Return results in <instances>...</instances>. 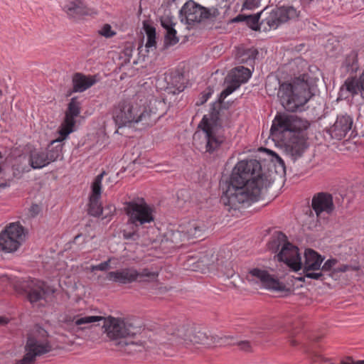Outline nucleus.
<instances>
[{
    "label": "nucleus",
    "instance_id": "55",
    "mask_svg": "<svg viewBox=\"0 0 364 364\" xmlns=\"http://www.w3.org/2000/svg\"><path fill=\"white\" fill-rule=\"evenodd\" d=\"M7 186H9V184H7L6 183H0V188H6Z\"/></svg>",
    "mask_w": 364,
    "mask_h": 364
},
{
    "label": "nucleus",
    "instance_id": "23",
    "mask_svg": "<svg viewBox=\"0 0 364 364\" xmlns=\"http://www.w3.org/2000/svg\"><path fill=\"white\" fill-rule=\"evenodd\" d=\"M352 125L353 119L349 115H340L337 117L335 123L327 132L332 139L341 140L351 129Z\"/></svg>",
    "mask_w": 364,
    "mask_h": 364
},
{
    "label": "nucleus",
    "instance_id": "41",
    "mask_svg": "<svg viewBox=\"0 0 364 364\" xmlns=\"http://www.w3.org/2000/svg\"><path fill=\"white\" fill-rule=\"evenodd\" d=\"M338 263V260L335 258H331L327 259L322 266H321V270L324 274L325 272L333 271L334 266Z\"/></svg>",
    "mask_w": 364,
    "mask_h": 364
},
{
    "label": "nucleus",
    "instance_id": "53",
    "mask_svg": "<svg viewBox=\"0 0 364 364\" xmlns=\"http://www.w3.org/2000/svg\"><path fill=\"white\" fill-rule=\"evenodd\" d=\"M8 321V318L0 316V324H6Z\"/></svg>",
    "mask_w": 364,
    "mask_h": 364
},
{
    "label": "nucleus",
    "instance_id": "33",
    "mask_svg": "<svg viewBox=\"0 0 364 364\" xmlns=\"http://www.w3.org/2000/svg\"><path fill=\"white\" fill-rule=\"evenodd\" d=\"M177 32L175 28L166 31L164 45L165 46H171L176 45L178 41L179 38L176 36Z\"/></svg>",
    "mask_w": 364,
    "mask_h": 364
},
{
    "label": "nucleus",
    "instance_id": "5",
    "mask_svg": "<svg viewBox=\"0 0 364 364\" xmlns=\"http://www.w3.org/2000/svg\"><path fill=\"white\" fill-rule=\"evenodd\" d=\"M124 210L127 216V227L123 236L126 240H136L139 237V231L154 221V208L144 198H137L124 203Z\"/></svg>",
    "mask_w": 364,
    "mask_h": 364
},
{
    "label": "nucleus",
    "instance_id": "45",
    "mask_svg": "<svg viewBox=\"0 0 364 364\" xmlns=\"http://www.w3.org/2000/svg\"><path fill=\"white\" fill-rule=\"evenodd\" d=\"M312 361L314 364H333L328 358H325L320 354H315L312 357Z\"/></svg>",
    "mask_w": 364,
    "mask_h": 364
},
{
    "label": "nucleus",
    "instance_id": "18",
    "mask_svg": "<svg viewBox=\"0 0 364 364\" xmlns=\"http://www.w3.org/2000/svg\"><path fill=\"white\" fill-rule=\"evenodd\" d=\"M276 257L278 261L284 262L294 272L300 270L302 267L301 257L299 252V248L288 241L284 244Z\"/></svg>",
    "mask_w": 364,
    "mask_h": 364
},
{
    "label": "nucleus",
    "instance_id": "51",
    "mask_svg": "<svg viewBox=\"0 0 364 364\" xmlns=\"http://www.w3.org/2000/svg\"><path fill=\"white\" fill-rule=\"evenodd\" d=\"M360 82V86L361 87V90L364 92V71L363 73L360 75L359 78H358Z\"/></svg>",
    "mask_w": 364,
    "mask_h": 364
},
{
    "label": "nucleus",
    "instance_id": "8",
    "mask_svg": "<svg viewBox=\"0 0 364 364\" xmlns=\"http://www.w3.org/2000/svg\"><path fill=\"white\" fill-rule=\"evenodd\" d=\"M181 14L184 16L186 23L189 26L203 23L209 28H218L222 21L218 9L213 6L206 8L192 0L184 4L181 9Z\"/></svg>",
    "mask_w": 364,
    "mask_h": 364
},
{
    "label": "nucleus",
    "instance_id": "26",
    "mask_svg": "<svg viewBox=\"0 0 364 364\" xmlns=\"http://www.w3.org/2000/svg\"><path fill=\"white\" fill-rule=\"evenodd\" d=\"M363 92L360 86L359 80L355 77H348L339 90V98L347 99L350 96L355 97L359 93Z\"/></svg>",
    "mask_w": 364,
    "mask_h": 364
},
{
    "label": "nucleus",
    "instance_id": "28",
    "mask_svg": "<svg viewBox=\"0 0 364 364\" xmlns=\"http://www.w3.org/2000/svg\"><path fill=\"white\" fill-rule=\"evenodd\" d=\"M266 9L262 10V11L253 14V15H242L239 14L235 18L232 19V22H241L245 21L246 24L252 30L258 31L260 30L262 27L264 28V26L261 25V22L259 23L260 16L263 15L264 11Z\"/></svg>",
    "mask_w": 364,
    "mask_h": 364
},
{
    "label": "nucleus",
    "instance_id": "1",
    "mask_svg": "<svg viewBox=\"0 0 364 364\" xmlns=\"http://www.w3.org/2000/svg\"><path fill=\"white\" fill-rule=\"evenodd\" d=\"M271 184L268 176L262 173L259 161H240L232 171L221 201L229 211L239 210L259 200Z\"/></svg>",
    "mask_w": 364,
    "mask_h": 364
},
{
    "label": "nucleus",
    "instance_id": "4",
    "mask_svg": "<svg viewBox=\"0 0 364 364\" xmlns=\"http://www.w3.org/2000/svg\"><path fill=\"white\" fill-rule=\"evenodd\" d=\"M306 73L295 77L291 82L280 84L277 96L284 109L296 112L306 105L313 96Z\"/></svg>",
    "mask_w": 364,
    "mask_h": 364
},
{
    "label": "nucleus",
    "instance_id": "50",
    "mask_svg": "<svg viewBox=\"0 0 364 364\" xmlns=\"http://www.w3.org/2000/svg\"><path fill=\"white\" fill-rule=\"evenodd\" d=\"M39 210V206L36 204H34L31 207L30 211L32 213L33 215H36L38 213Z\"/></svg>",
    "mask_w": 364,
    "mask_h": 364
},
{
    "label": "nucleus",
    "instance_id": "44",
    "mask_svg": "<svg viewBox=\"0 0 364 364\" xmlns=\"http://www.w3.org/2000/svg\"><path fill=\"white\" fill-rule=\"evenodd\" d=\"M262 0H245L242 9L253 10L259 6Z\"/></svg>",
    "mask_w": 364,
    "mask_h": 364
},
{
    "label": "nucleus",
    "instance_id": "12",
    "mask_svg": "<svg viewBox=\"0 0 364 364\" xmlns=\"http://www.w3.org/2000/svg\"><path fill=\"white\" fill-rule=\"evenodd\" d=\"M25 239L23 227L18 223H11L0 232V247L6 252L16 251Z\"/></svg>",
    "mask_w": 364,
    "mask_h": 364
},
{
    "label": "nucleus",
    "instance_id": "32",
    "mask_svg": "<svg viewBox=\"0 0 364 364\" xmlns=\"http://www.w3.org/2000/svg\"><path fill=\"white\" fill-rule=\"evenodd\" d=\"M226 80L228 85L225 90H223L220 95V102H222L228 95H231L234 91H235L240 87V85L237 84L235 82L232 81L230 79H228L226 77Z\"/></svg>",
    "mask_w": 364,
    "mask_h": 364
},
{
    "label": "nucleus",
    "instance_id": "39",
    "mask_svg": "<svg viewBox=\"0 0 364 364\" xmlns=\"http://www.w3.org/2000/svg\"><path fill=\"white\" fill-rule=\"evenodd\" d=\"M230 337H232V336H230ZM233 339H228V341H231L232 342L230 345H232V344H237L240 349L242 350H244V351H250L252 350V346H251V343L250 341H237V339L236 338H235L234 336H232Z\"/></svg>",
    "mask_w": 364,
    "mask_h": 364
},
{
    "label": "nucleus",
    "instance_id": "19",
    "mask_svg": "<svg viewBox=\"0 0 364 364\" xmlns=\"http://www.w3.org/2000/svg\"><path fill=\"white\" fill-rule=\"evenodd\" d=\"M205 230L204 224L198 220H191L184 223L172 233V241L177 242L178 238L181 240H190L191 238L200 237Z\"/></svg>",
    "mask_w": 364,
    "mask_h": 364
},
{
    "label": "nucleus",
    "instance_id": "17",
    "mask_svg": "<svg viewBox=\"0 0 364 364\" xmlns=\"http://www.w3.org/2000/svg\"><path fill=\"white\" fill-rule=\"evenodd\" d=\"M285 146L286 154L292 161H296L301 158L308 148L306 137L304 132H301L299 134H295L283 141Z\"/></svg>",
    "mask_w": 364,
    "mask_h": 364
},
{
    "label": "nucleus",
    "instance_id": "30",
    "mask_svg": "<svg viewBox=\"0 0 364 364\" xmlns=\"http://www.w3.org/2000/svg\"><path fill=\"white\" fill-rule=\"evenodd\" d=\"M287 242V236L281 232H277L272 236L267 244V247L269 250L274 253L277 252L280 247L282 248L284 244Z\"/></svg>",
    "mask_w": 364,
    "mask_h": 364
},
{
    "label": "nucleus",
    "instance_id": "21",
    "mask_svg": "<svg viewBox=\"0 0 364 364\" xmlns=\"http://www.w3.org/2000/svg\"><path fill=\"white\" fill-rule=\"evenodd\" d=\"M105 171L97 175L92 184V193L90 196L88 213L90 215L99 217L102 213V208L100 202L102 193V181Z\"/></svg>",
    "mask_w": 364,
    "mask_h": 364
},
{
    "label": "nucleus",
    "instance_id": "31",
    "mask_svg": "<svg viewBox=\"0 0 364 364\" xmlns=\"http://www.w3.org/2000/svg\"><path fill=\"white\" fill-rule=\"evenodd\" d=\"M258 55V51L255 48L245 49L242 51L239 50L237 53V59L242 63H252Z\"/></svg>",
    "mask_w": 364,
    "mask_h": 364
},
{
    "label": "nucleus",
    "instance_id": "48",
    "mask_svg": "<svg viewBox=\"0 0 364 364\" xmlns=\"http://www.w3.org/2000/svg\"><path fill=\"white\" fill-rule=\"evenodd\" d=\"M353 269L350 265L348 264H342L340 267H335L333 269V272L338 273V272H346L348 271L349 269Z\"/></svg>",
    "mask_w": 364,
    "mask_h": 364
},
{
    "label": "nucleus",
    "instance_id": "40",
    "mask_svg": "<svg viewBox=\"0 0 364 364\" xmlns=\"http://www.w3.org/2000/svg\"><path fill=\"white\" fill-rule=\"evenodd\" d=\"M112 258H109L107 261H105L103 262H101L96 265H92L90 267L91 272L94 271H107L110 268V262L112 261Z\"/></svg>",
    "mask_w": 364,
    "mask_h": 364
},
{
    "label": "nucleus",
    "instance_id": "2",
    "mask_svg": "<svg viewBox=\"0 0 364 364\" xmlns=\"http://www.w3.org/2000/svg\"><path fill=\"white\" fill-rule=\"evenodd\" d=\"M166 107L164 100L154 97L142 109L137 103L122 100L114 108L112 118L119 127L139 122L144 127H151L164 115Z\"/></svg>",
    "mask_w": 364,
    "mask_h": 364
},
{
    "label": "nucleus",
    "instance_id": "34",
    "mask_svg": "<svg viewBox=\"0 0 364 364\" xmlns=\"http://www.w3.org/2000/svg\"><path fill=\"white\" fill-rule=\"evenodd\" d=\"M73 132V129L68 127V126H65L63 124L61 127L59 134L60 135V137H59L57 139L53 140L50 142V145L53 146H55V145H60L63 148V144L62 141L66 139V137L68 136L69 134Z\"/></svg>",
    "mask_w": 364,
    "mask_h": 364
},
{
    "label": "nucleus",
    "instance_id": "43",
    "mask_svg": "<svg viewBox=\"0 0 364 364\" xmlns=\"http://www.w3.org/2000/svg\"><path fill=\"white\" fill-rule=\"evenodd\" d=\"M99 33L106 38H111L114 36L116 33L112 29V27L109 24H105L102 28L99 31Z\"/></svg>",
    "mask_w": 364,
    "mask_h": 364
},
{
    "label": "nucleus",
    "instance_id": "27",
    "mask_svg": "<svg viewBox=\"0 0 364 364\" xmlns=\"http://www.w3.org/2000/svg\"><path fill=\"white\" fill-rule=\"evenodd\" d=\"M304 262L303 265V272L309 270H320L321 264L324 258L317 252L312 249H307L304 253Z\"/></svg>",
    "mask_w": 364,
    "mask_h": 364
},
{
    "label": "nucleus",
    "instance_id": "16",
    "mask_svg": "<svg viewBox=\"0 0 364 364\" xmlns=\"http://www.w3.org/2000/svg\"><path fill=\"white\" fill-rule=\"evenodd\" d=\"M20 285L21 288L27 294V298L31 304L46 300L48 291L45 282L29 278L22 281Z\"/></svg>",
    "mask_w": 364,
    "mask_h": 364
},
{
    "label": "nucleus",
    "instance_id": "56",
    "mask_svg": "<svg viewBox=\"0 0 364 364\" xmlns=\"http://www.w3.org/2000/svg\"><path fill=\"white\" fill-rule=\"evenodd\" d=\"M80 237H81V235H80V234H79V235H76V236L75 237V238H74V241H75H75H77V240Z\"/></svg>",
    "mask_w": 364,
    "mask_h": 364
},
{
    "label": "nucleus",
    "instance_id": "25",
    "mask_svg": "<svg viewBox=\"0 0 364 364\" xmlns=\"http://www.w3.org/2000/svg\"><path fill=\"white\" fill-rule=\"evenodd\" d=\"M96 75H85L81 73H76L73 77V92H82L97 82Z\"/></svg>",
    "mask_w": 364,
    "mask_h": 364
},
{
    "label": "nucleus",
    "instance_id": "15",
    "mask_svg": "<svg viewBox=\"0 0 364 364\" xmlns=\"http://www.w3.org/2000/svg\"><path fill=\"white\" fill-rule=\"evenodd\" d=\"M60 5L67 17L74 21L97 14L94 9L87 5L85 0H60Z\"/></svg>",
    "mask_w": 364,
    "mask_h": 364
},
{
    "label": "nucleus",
    "instance_id": "22",
    "mask_svg": "<svg viewBox=\"0 0 364 364\" xmlns=\"http://www.w3.org/2000/svg\"><path fill=\"white\" fill-rule=\"evenodd\" d=\"M213 262L212 251H205L200 255L196 254L188 255L187 259V265L191 270L202 273L208 271Z\"/></svg>",
    "mask_w": 364,
    "mask_h": 364
},
{
    "label": "nucleus",
    "instance_id": "37",
    "mask_svg": "<svg viewBox=\"0 0 364 364\" xmlns=\"http://www.w3.org/2000/svg\"><path fill=\"white\" fill-rule=\"evenodd\" d=\"M80 113V103L77 101L75 97L70 100L68 104V110L66 114L77 117Z\"/></svg>",
    "mask_w": 364,
    "mask_h": 364
},
{
    "label": "nucleus",
    "instance_id": "47",
    "mask_svg": "<svg viewBox=\"0 0 364 364\" xmlns=\"http://www.w3.org/2000/svg\"><path fill=\"white\" fill-rule=\"evenodd\" d=\"M210 95H211L210 92L201 93V95L199 99L200 101L197 102L196 105H200L204 104L205 102H206L208 101V100L210 98Z\"/></svg>",
    "mask_w": 364,
    "mask_h": 364
},
{
    "label": "nucleus",
    "instance_id": "46",
    "mask_svg": "<svg viewBox=\"0 0 364 364\" xmlns=\"http://www.w3.org/2000/svg\"><path fill=\"white\" fill-rule=\"evenodd\" d=\"M75 116H73L65 113V117L63 124L68 126L70 128L73 129L75 124Z\"/></svg>",
    "mask_w": 364,
    "mask_h": 364
},
{
    "label": "nucleus",
    "instance_id": "14",
    "mask_svg": "<svg viewBox=\"0 0 364 364\" xmlns=\"http://www.w3.org/2000/svg\"><path fill=\"white\" fill-rule=\"evenodd\" d=\"M61 154L62 147L60 145L53 146L50 144L46 150L31 151L29 154L28 163L32 168L40 169L55 161Z\"/></svg>",
    "mask_w": 364,
    "mask_h": 364
},
{
    "label": "nucleus",
    "instance_id": "54",
    "mask_svg": "<svg viewBox=\"0 0 364 364\" xmlns=\"http://www.w3.org/2000/svg\"><path fill=\"white\" fill-rule=\"evenodd\" d=\"M251 333H252V334H255L256 336H260V335H261V333H262V332H261V331H257V330H256V329H252V330H251Z\"/></svg>",
    "mask_w": 364,
    "mask_h": 364
},
{
    "label": "nucleus",
    "instance_id": "13",
    "mask_svg": "<svg viewBox=\"0 0 364 364\" xmlns=\"http://www.w3.org/2000/svg\"><path fill=\"white\" fill-rule=\"evenodd\" d=\"M53 348L48 339L39 340L35 337H28L25 346L26 353L17 360L16 364H34L36 358L50 353Z\"/></svg>",
    "mask_w": 364,
    "mask_h": 364
},
{
    "label": "nucleus",
    "instance_id": "35",
    "mask_svg": "<svg viewBox=\"0 0 364 364\" xmlns=\"http://www.w3.org/2000/svg\"><path fill=\"white\" fill-rule=\"evenodd\" d=\"M145 30L147 36V41L146 43V48H151L156 47V31L155 28L152 26H146Z\"/></svg>",
    "mask_w": 364,
    "mask_h": 364
},
{
    "label": "nucleus",
    "instance_id": "9",
    "mask_svg": "<svg viewBox=\"0 0 364 364\" xmlns=\"http://www.w3.org/2000/svg\"><path fill=\"white\" fill-rule=\"evenodd\" d=\"M219 112L215 109L210 116L204 115L199 124V127L205 134V152L213 154L216 153L225 141L223 127L218 124Z\"/></svg>",
    "mask_w": 364,
    "mask_h": 364
},
{
    "label": "nucleus",
    "instance_id": "38",
    "mask_svg": "<svg viewBox=\"0 0 364 364\" xmlns=\"http://www.w3.org/2000/svg\"><path fill=\"white\" fill-rule=\"evenodd\" d=\"M303 273H304V277L309 278V279H315V280H321V281H323L325 279L324 274L323 273V272L321 269L320 270H309L308 272H303Z\"/></svg>",
    "mask_w": 364,
    "mask_h": 364
},
{
    "label": "nucleus",
    "instance_id": "7",
    "mask_svg": "<svg viewBox=\"0 0 364 364\" xmlns=\"http://www.w3.org/2000/svg\"><path fill=\"white\" fill-rule=\"evenodd\" d=\"M166 333L173 336H175L180 343L188 345L193 344H202L207 346L212 345H226L231 344L232 342L228 341V339H233L232 337L228 336H208L205 332L198 331H196L193 328L186 326L179 327H174L173 326H168Z\"/></svg>",
    "mask_w": 364,
    "mask_h": 364
},
{
    "label": "nucleus",
    "instance_id": "20",
    "mask_svg": "<svg viewBox=\"0 0 364 364\" xmlns=\"http://www.w3.org/2000/svg\"><path fill=\"white\" fill-rule=\"evenodd\" d=\"M311 208L317 218H321L323 214H332L335 209L333 196L327 192L314 194L311 199Z\"/></svg>",
    "mask_w": 364,
    "mask_h": 364
},
{
    "label": "nucleus",
    "instance_id": "11",
    "mask_svg": "<svg viewBox=\"0 0 364 364\" xmlns=\"http://www.w3.org/2000/svg\"><path fill=\"white\" fill-rule=\"evenodd\" d=\"M299 15L300 11L292 6L276 7L264 11L261 25L264 26V31L275 30L287 21L298 20Z\"/></svg>",
    "mask_w": 364,
    "mask_h": 364
},
{
    "label": "nucleus",
    "instance_id": "24",
    "mask_svg": "<svg viewBox=\"0 0 364 364\" xmlns=\"http://www.w3.org/2000/svg\"><path fill=\"white\" fill-rule=\"evenodd\" d=\"M250 274L251 276L258 279L265 289L282 291L284 288L282 283L271 276L266 270L254 268L250 271Z\"/></svg>",
    "mask_w": 364,
    "mask_h": 364
},
{
    "label": "nucleus",
    "instance_id": "42",
    "mask_svg": "<svg viewBox=\"0 0 364 364\" xmlns=\"http://www.w3.org/2000/svg\"><path fill=\"white\" fill-rule=\"evenodd\" d=\"M356 62L354 53L349 54L345 61L344 65L346 67L348 71H353L355 70V63Z\"/></svg>",
    "mask_w": 364,
    "mask_h": 364
},
{
    "label": "nucleus",
    "instance_id": "52",
    "mask_svg": "<svg viewBox=\"0 0 364 364\" xmlns=\"http://www.w3.org/2000/svg\"><path fill=\"white\" fill-rule=\"evenodd\" d=\"M275 157L277 159V161L279 163V164L283 168H285V164L284 160L277 154H275Z\"/></svg>",
    "mask_w": 364,
    "mask_h": 364
},
{
    "label": "nucleus",
    "instance_id": "10",
    "mask_svg": "<svg viewBox=\"0 0 364 364\" xmlns=\"http://www.w3.org/2000/svg\"><path fill=\"white\" fill-rule=\"evenodd\" d=\"M158 277V272L151 271L148 268H144L141 271H138L134 267H126L109 272L106 278L110 282L125 285L136 282H151L156 279Z\"/></svg>",
    "mask_w": 364,
    "mask_h": 364
},
{
    "label": "nucleus",
    "instance_id": "6",
    "mask_svg": "<svg viewBox=\"0 0 364 364\" xmlns=\"http://www.w3.org/2000/svg\"><path fill=\"white\" fill-rule=\"evenodd\" d=\"M309 126L306 119L286 113H277L272 121L270 135L274 141L282 142L301 132H305Z\"/></svg>",
    "mask_w": 364,
    "mask_h": 364
},
{
    "label": "nucleus",
    "instance_id": "36",
    "mask_svg": "<svg viewBox=\"0 0 364 364\" xmlns=\"http://www.w3.org/2000/svg\"><path fill=\"white\" fill-rule=\"evenodd\" d=\"M177 21L173 16L164 14L161 17V25L165 31L175 28Z\"/></svg>",
    "mask_w": 364,
    "mask_h": 364
},
{
    "label": "nucleus",
    "instance_id": "29",
    "mask_svg": "<svg viewBox=\"0 0 364 364\" xmlns=\"http://www.w3.org/2000/svg\"><path fill=\"white\" fill-rule=\"evenodd\" d=\"M252 75L250 70L244 66H238L232 69L228 74L227 78L241 85L248 81Z\"/></svg>",
    "mask_w": 364,
    "mask_h": 364
},
{
    "label": "nucleus",
    "instance_id": "3",
    "mask_svg": "<svg viewBox=\"0 0 364 364\" xmlns=\"http://www.w3.org/2000/svg\"><path fill=\"white\" fill-rule=\"evenodd\" d=\"M101 321H104L105 333L114 345L122 348L134 344L133 343H129L124 339L136 335L139 329L125 319L112 316L105 318L100 316H85L75 318L74 323L76 326H82Z\"/></svg>",
    "mask_w": 364,
    "mask_h": 364
},
{
    "label": "nucleus",
    "instance_id": "49",
    "mask_svg": "<svg viewBox=\"0 0 364 364\" xmlns=\"http://www.w3.org/2000/svg\"><path fill=\"white\" fill-rule=\"evenodd\" d=\"M348 359L350 361H348V362L342 361L340 364H364V360H353L350 358H348Z\"/></svg>",
    "mask_w": 364,
    "mask_h": 364
}]
</instances>
